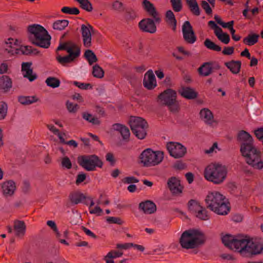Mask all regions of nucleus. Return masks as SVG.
Wrapping results in <instances>:
<instances>
[{
    "label": "nucleus",
    "mask_w": 263,
    "mask_h": 263,
    "mask_svg": "<svg viewBox=\"0 0 263 263\" xmlns=\"http://www.w3.org/2000/svg\"><path fill=\"white\" fill-rule=\"evenodd\" d=\"M83 118L88 122L91 123L93 125H99L100 121L97 118H95L92 115L87 112H84L83 114Z\"/></svg>",
    "instance_id": "nucleus-42"
},
{
    "label": "nucleus",
    "mask_w": 263,
    "mask_h": 263,
    "mask_svg": "<svg viewBox=\"0 0 263 263\" xmlns=\"http://www.w3.org/2000/svg\"><path fill=\"white\" fill-rule=\"evenodd\" d=\"M205 240V236L202 231L190 229L182 233L179 238V243L182 248L189 250L197 248L203 245Z\"/></svg>",
    "instance_id": "nucleus-5"
},
{
    "label": "nucleus",
    "mask_w": 263,
    "mask_h": 263,
    "mask_svg": "<svg viewBox=\"0 0 263 263\" xmlns=\"http://www.w3.org/2000/svg\"><path fill=\"white\" fill-rule=\"evenodd\" d=\"M7 105L3 102H0V120L5 118L7 115Z\"/></svg>",
    "instance_id": "nucleus-47"
},
{
    "label": "nucleus",
    "mask_w": 263,
    "mask_h": 263,
    "mask_svg": "<svg viewBox=\"0 0 263 263\" xmlns=\"http://www.w3.org/2000/svg\"><path fill=\"white\" fill-rule=\"evenodd\" d=\"M86 174L84 173L78 174L76 181V184L78 185L83 182L86 179Z\"/></svg>",
    "instance_id": "nucleus-59"
},
{
    "label": "nucleus",
    "mask_w": 263,
    "mask_h": 263,
    "mask_svg": "<svg viewBox=\"0 0 263 263\" xmlns=\"http://www.w3.org/2000/svg\"><path fill=\"white\" fill-rule=\"evenodd\" d=\"M8 66L6 63H3L0 65V74L6 73L8 71Z\"/></svg>",
    "instance_id": "nucleus-63"
},
{
    "label": "nucleus",
    "mask_w": 263,
    "mask_h": 263,
    "mask_svg": "<svg viewBox=\"0 0 263 263\" xmlns=\"http://www.w3.org/2000/svg\"><path fill=\"white\" fill-rule=\"evenodd\" d=\"M189 210L195 214L196 217L202 220H208L210 215L205 208L200 205L199 203L194 200H191L188 202Z\"/></svg>",
    "instance_id": "nucleus-13"
},
{
    "label": "nucleus",
    "mask_w": 263,
    "mask_h": 263,
    "mask_svg": "<svg viewBox=\"0 0 263 263\" xmlns=\"http://www.w3.org/2000/svg\"><path fill=\"white\" fill-rule=\"evenodd\" d=\"M73 85L77 86L79 88L83 89V90H87L88 89H91L92 86L91 84L90 83H81L77 81H74L73 82Z\"/></svg>",
    "instance_id": "nucleus-50"
},
{
    "label": "nucleus",
    "mask_w": 263,
    "mask_h": 263,
    "mask_svg": "<svg viewBox=\"0 0 263 263\" xmlns=\"http://www.w3.org/2000/svg\"><path fill=\"white\" fill-rule=\"evenodd\" d=\"M106 220L109 223H117L118 224H121L123 223L121 218L119 217H107Z\"/></svg>",
    "instance_id": "nucleus-53"
},
{
    "label": "nucleus",
    "mask_w": 263,
    "mask_h": 263,
    "mask_svg": "<svg viewBox=\"0 0 263 263\" xmlns=\"http://www.w3.org/2000/svg\"><path fill=\"white\" fill-rule=\"evenodd\" d=\"M31 65L32 63L31 62L23 63L22 64V70L25 72L24 74V77L28 78L30 82L34 81L37 78L36 74H32L33 70L30 68Z\"/></svg>",
    "instance_id": "nucleus-22"
},
{
    "label": "nucleus",
    "mask_w": 263,
    "mask_h": 263,
    "mask_svg": "<svg viewBox=\"0 0 263 263\" xmlns=\"http://www.w3.org/2000/svg\"><path fill=\"white\" fill-rule=\"evenodd\" d=\"M255 135L257 139H261L263 138V129L262 128H258V129L255 130Z\"/></svg>",
    "instance_id": "nucleus-64"
},
{
    "label": "nucleus",
    "mask_w": 263,
    "mask_h": 263,
    "mask_svg": "<svg viewBox=\"0 0 263 263\" xmlns=\"http://www.w3.org/2000/svg\"><path fill=\"white\" fill-rule=\"evenodd\" d=\"M142 6L145 11L153 19L146 18L142 20L139 23V27L143 32L154 33L157 30L156 24H159L161 21L160 14L153 4L149 1L143 0Z\"/></svg>",
    "instance_id": "nucleus-2"
},
{
    "label": "nucleus",
    "mask_w": 263,
    "mask_h": 263,
    "mask_svg": "<svg viewBox=\"0 0 263 263\" xmlns=\"http://www.w3.org/2000/svg\"><path fill=\"white\" fill-rule=\"evenodd\" d=\"M61 165L63 167L68 170L71 168L72 164L70 160L67 156H65L62 159Z\"/></svg>",
    "instance_id": "nucleus-49"
},
{
    "label": "nucleus",
    "mask_w": 263,
    "mask_h": 263,
    "mask_svg": "<svg viewBox=\"0 0 263 263\" xmlns=\"http://www.w3.org/2000/svg\"><path fill=\"white\" fill-rule=\"evenodd\" d=\"M60 50H66L68 54L65 57H61L59 55L56 59L58 62L62 65H65L67 63L73 62L75 59L80 55V48L74 43L71 41L60 43L56 51Z\"/></svg>",
    "instance_id": "nucleus-7"
},
{
    "label": "nucleus",
    "mask_w": 263,
    "mask_h": 263,
    "mask_svg": "<svg viewBox=\"0 0 263 263\" xmlns=\"http://www.w3.org/2000/svg\"><path fill=\"white\" fill-rule=\"evenodd\" d=\"M188 32L185 34L182 32L183 39L187 43L192 44L196 41L197 37L194 31Z\"/></svg>",
    "instance_id": "nucleus-37"
},
{
    "label": "nucleus",
    "mask_w": 263,
    "mask_h": 263,
    "mask_svg": "<svg viewBox=\"0 0 263 263\" xmlns=\"http://www.w3.org/2000/svg\"><path fill=\"white\" fill-rule=\"evenodd\" d=\"M179 93L182 97L189 100L194 99L198 96V92L190 87H182L179 90Z\"/></svg>",
    "instance_id": "nucleus-21"
},
{
    "label": "nucleus",
    "mask_w": 263,
    "mask_h": 263,
    "mask_svg": "<svg viewBox=\"0 0 263 263\" xmlns=\"http://www.w3.org/2000/svg\"><path fill=\"white\" fill-rule=\"evenodd\" d=\"M111 7L114 10L119 12H122L125 9L123 4L119 1H115L112 3Z\"/></svg>",
    "instance_id": "nucleus-46"
},
{
    "label": "nucleus",
    "mask_w": 263,
    "mask_h": 263,
    "mask_svg": "<svg viewBox=\"0 0 263 263\" xmlns=\"http://www.w3.org/2000/svg\"><path fill=\"white\" fill-rule=\"evenodd\" d=\"M16 41L17 40L14 41V40L12 38H9L7 41H5V48L8 53H10L12 54L16 53L15 50L17 49V45L16 43Z\"/></svg>",
    "instance_id": "nucleus-29"
},
{
    "label": "nucleus",
    "mask_w": 263,
    "mask_h": 263,
    "mask_svg": "<svg viewBox=\"0 0 263 263\" xmlns=\"http://www.w3.org/2000/svg\"><path fill=\"white\" fill-rule=\"evenodd\" d=\"M227 170L225 166L219 164H211L205 169V178L215 184H220L225 180Z\"/></svg>",
    "instance_id": "nucleus-8"
},
{
    "label": "nucleus",
    "mask_w": 263,
    "mask_h": 263,
    "mask_svg": "<svg viewBox=\"0 0 263 263\" xmlns=\"http://www.w3.org/2000/svg\"><path fill=\"white\" fill-rule=\"evenodd\" d=\"M123 252L119 251L112 250L109 252L104 257L106 263H115L113 258L120 257L123 255Z\"/></svg>",
    "instance_id": "nucleus-32"
},
{
    "label": "nucleus",
    "mask_w": 263,
    "mask_h": 263,
    "mask_svg": "<svg viewBox=\"0 0 263 263\" xmlns=\"http://www.w3.org/2000/svg\"><path fill=\"white\" fill-rule=\"evenodd\" d=\"M81 33L83 39V43L84 46L89 48L91 46V36L94 33V29L93 27L89 24L87 25L83 24L81 25Z\"/></svg>",
    "instance_id": "nucleus-16"
},
{
    "label": "nucleus",
    "mask_w": 263,
    "mask_h": 263,
    "mask_svg": "<svg viewBox=\"0 0 263 263\" xmlns=\"http://www.w3.org/2000/svg\"><path fill=\"white\" fill-rule=\"evenodd\" d=\"M18 102L23 105H29L36 102L39 99L36 96H20L18 98Z\"/></svg>",
    "instance_id": "nucleus-34"
},
{
    "label": "nucleus",
    "mask_w": 263,
    "mask_h": 263,
    "mask_svg": "<svg viewBox=\"0 0 263 263\" xmlns=\"http://www.w3.org/2000/svg\"><path fill=\"white\" fill-rule=\"evenodd\" d=\"M224 65L228 69H230L232 73L233 74H237L240 71L241 66V62L240 61L232 60L231 61L226 62Z\"/></svg>",
    "instance_id": "nucleus-27"
},
{
    "label": "nucleus",
    "mask_w": 263,
    "mask_h": 263,
    "mask_svg": "<svg viewBox=\"0 0 263 263\" xmlns=\"http://www.w3.org/2000/svg\"><path fill=\"white\" fill-rule=\"evenodd\" d=\"M2 189L4 195L11 196L14 194L16 189L15 183L12 180L5 182L2 184Z\"/></svg>",
    "instance_id": "nucleus-24"
},
{
    "label": "nucleus",
    "mask_w": 263,
    "mask_h": 263,
    "mask_svg": "<svg viewBox=\"0 0 263 263\" xmlns=\"http://www.w3.org/2000/svg\"><path fill=\"white\" fill-rule=\"evenodd\" d=\"M242 238H236V237L226 234L222 238V242L224 245L231 250H234L239 252Z\"/></svg>",
    "instance_id": "nucleus-15"
},
{
    "label": "nucleus",
    "mask_w": 263,
    "mask_h": 263,
    "mask_svg": "<svg viewBox=\"0 0 263 263\" xmlns=\"http://www.w3.org/2000/svg\"><path fill=\"white\" fill-rule=\"evenodd\" d=\"M201 6L205 10V13L208 15L212 14V10L207 2L205 1H202L201 2Z\"/></svg>",
    "instance_id": "nucleus-51"
},
{
    "label": "nucleus",
    "mask_w": 263,
    "mask_h": 263,
    "mask_svg": "<svg viewBox=\"0 0 263 263\" xmlns=\"http://www.w3.org/2000/svg\"><path fill=\"white\" fill-rule=\"evenodd\" d=\"M140 159L144 166H155L162 161L163 153L160 151L154 152L151 148H147L141 154Z\"/></svg>",
    "instance_id": "nucleus-10"
},
{
    "label": "nucleus",
    "mask_w": 263,
    "mask_h": 263,
    "mask_svg": "<svg viewBox=\"0 0 263 263\" xmlns=\"http://www.w3.org/2000/svg\"><path fill=\"white\" fill-rule=\"evenodd\" d=\"M61 11L65 14L78 15L80 13V11L76 7H64L62 8Z\"/></svg>",
    "instance_id": "nucleus-44"
},
{
    "label": "nucleus",
    "mask_w": 263,
    "mask_h": 263,
    "mask_svg": "<svg viewBox=\"0 0 263 263\" xmlns=\"http://www.w3.org/2000/svg\"><path fill=\"white\" fill-rule=\"evenodd\" d=\"M239 252L242 256L247 257H252L263 253V239L242 238Z\"/></svg>",
    "instance_id": "nucleus-6"
},
{
    "label": "nucleus",
    "mask_w": 263,
    "mask_h": 263,
    "mask_svg": "<svg viewBox=\"0 0 263 263\" xmlns=\"http://www.w3.org/2000/svg\"><path fill=\"white\" fill-rule=\"evenodd\" d=\"M234 51V48L233 47H224L222 52L224 55H231Z\"/></svg>",
    "instance_id": "nucleus-61"
},
{
    "label": "nucleus",
    "mask_w": 263,
    "mask_h": 263,
    "mask_svg": "<svg viewBox=\"0 0 263 263\" xmlns=\"http://www.w3.org/2000/svg\"><path fill=\"white\" fill-rule=\"evenodd\" d=\"M11 87V79L7 76H3L0 79V89L7 91Z\"/></svg>",
    "instance_id": "nucleus-30"
},
{
    "label": "nucleus",
    "mask_w": 263,
    "mask_h": 263,
    "mask_svg": "<svg viewBox=\"0 0 263 263\" xmlns=\"http://www.w3.org/2000/svg\"><path fill=\"white\" fill-rule=\"evenodd\" d=\"M186 167V165L181 161H178L174 164V168L176 170H182Z\"/></svg>",
    "instance_id": "nucleus-60"
},
{
    "label": "nucleus",
    "mask_w": 263,
    "mask_h": 263,
    "mask_svg": "<svg viewBox=\"0 0 263 263\" xmlns=\"http://www.w3.org/2000/svg\"><path fill=\"white\" fill-rule=\"evenodd\" d=\"M182 32H184L185 34L189 33L188 32H191L194 31L189 21H187L184 22L182 26Z\"/></svg>",
    "instance_id": "nucleus-48"
},
{
    "label": "nucleus",
    "mask_w": 263,
    "mask_h": 263,
    "mask_svg": "<svg viewBox=\"0 0 263 263\" xmlns=\"http://www.w3.org/2000/svg\"><path fill=\"white\" fill-rule=\"evenodd\" d=\"M167 186L172 194L174 195H179L182 192L183 186L180 184V181L176 177H172L167 180Z\"/></svg>",
    "instance_id": "nucleus-17"
},
{
    "label": "nucleus",
    "mask_w": 263,
    "mask_h": 263,
    "mask_svg": "<svg viewBox=\"0 0 263 263\" xmlns=\"http://www.w3.org/2000/svg\"><path fill=\"white\" fill-rule=\"evenodd\" d=\"M78 163L87 171H95L96 167L102 168L103 162L96 155H83L78 157Z\"/></svg>",
    "instance_id": "nucleus-12"
},
{
    "label": "nucleus",
    "mask_w": 263,
    "mask_h": 263,
    "mask_svg": "<svg viewBox=\"0 0 263 263\" xmlns=\"http://www.w3.org/2000/svg\"><path fill=\"white\" fill-rule=\"evenodd\" d=\"M237 140L241 142L240 151L247 163L255 169L261 170L263 160L261 153L254 146L252 137L248 132L242 130L238 133Z\"/></svg>",
    "instance_id": "nucleus-1"
},
{
    "label": "nucleus",
    "mask_w": 263,
    "mask_h": 263,
    "mask_svg": "<svg viewBox=\"0 0 263 263\" xmlns=\"http://www.w3.org/2000/svg\"><path fill=\"white\" fill-rule=\"evenodd\" d=\"M14 230L15 235L22 237L25 234L26 226L24 221L16 220L14 222Z\"/></svg>",
    "instance_id": "nucleus-23"
},
{
    "label": "nucleus",
    "mask_w": 263,
    "mask_h": 263,
    "mask_svg": "<svg viewBox=\"0 0 263 263\" xmlns=\"http://www.w3.org/2000/svg\"><path fill=\"white\" fill-rule=\"evenodd\" d=\"M123 182L124 183L130 184L132 183H137L139 182V180L136 177L133 176L125 177L123 180Z\"/></svg>",
    "instance_id": "nucleus-56"
},
{
    "label": "nucleus",
    "mask_w": 263,
    "mask_h": 263,
    "mask_svg": "<svg viewBox=\"0 0 263 263\" xmlns=\"http://www.w3.org/2000/svg\"><path fill=\"white\" fill-rule=\"evenodd\" d=\"M259 37V35L257 34L251 33L243 39V42L246 45L252 46L258 42Z\"/></svg>",
    "instance_id": "nucleus-33"
},
{
    "label": "nucleus",
    "mask_w": 263,
    "mask_h": 263,
    "mask_svg": "<svg viewBox=\"0 0 263 263\" xmlns=\"http://www.w3.org/2000/svg\"><path fill=\"white\" fill-rule=\"evenodd\" d=\"M200 118L206 124H212L214 122V116L212 111L208 108H203L200 111Z\"/></svg>",
    "instance_id": "nucleus-26"
},
{
    "label": "nucleus",
    "mask_w": 263,
    "mask_h": 263,
    "mask_svg": "<svg viewBox=\"0 0 263 263\" xmlns=\"http://www.w3.org/2000/svg\"><path fill=\"white\" fill-rule=\"evenodd\" d=\"M92 73L95 78H102L104 77V71L99 65L96 64L93 66Z\"/></svg>",
    "instance_id": "nucleus-40"
},
{
    "label": "nucleus",
    "mask_w": 263,
    "mask_h": 263,
    "mask_svg": "<svg viewBox=\"0 0 263 263\" xmlns=\"http://www.w3.org/2000/svg\"><path fill=\"white\" fill-rule=\"evenodd\" d=\"M27 31L28 40L32 44L43 48L50 46L51 37L43 26L38 24L29 25Z\"/></svg>",
    "instance_id": "nucleus-4"
},
{
    "label": "nucleus",
    "mask_w": 263,
    "mask_h": 263,
    "mask_svg": "<svg viewBox=\"0 0 263 263\" xmlns=\"http://www.w3.org/2000/svg\"><path fill=\"white\" fill-rule=\"evenodd\" d=\"M129 125L132 133L139 139H143L147 135L148 125L143 118L132 117L129 120Z\"/></svg>",
    "instance_id": "nucleus-11"
},
{
    "label": "nucleus",
    "mask_w": 263,
    "mask_h": 263,
    "mask_svg": "<svg viewBox=\"0 0 263 263\" xmlns=\"http://www.w3.org/2000/svg\"><path fill=\"white\" fill-rule=\"evenodd\" d=\"M69 197L71 202L74 204H77L81 202L83 200L86 199L84 194L80 192L71 193Z\"/></svg>",
    "instance_id": "nucleus-31"
},
{
    "label": "nucleus",
    "mask_w": 263,
    "mask_h": 263,
    "mask_svg": "<svg viewBox=\"0 0 263 263\" xmlns=\"http://www.w3.org/2000/svg\"><path fill=\"white\" fill-rule=\"evenodd\" d=\"M66 106L68 110L70 112H75L79 108V106L77 104H73L69 101L67 102Z\"/></svg>",
    "instance_id": "nucleus-54"
},
{
    "label": "nucleus",
    "mask_w": 263,
    "mask_h": 263,
    "mask_svg": "<svg viewBox=\"0 0 263 263\" xmlns=\"http://www.w3.org/2000/svg\"><path fill=\"white\" fill-rule=\"evenodd\" d=\"M204 45L208 49L215 51H220L221 50V47L216 44L214 42H212L209 39H206L204 42Z\"/></svg>",
    "instance_id": "nucleus-36"
},
{
    "label": "nucleus",
    "mask_w": 263,
    "mask_h": 263,
    "mask_svg": "<svg viewBox=\"0 0 263 263\" xmlns=\"http://www.w3.org/2000/svg\"><path fill=\"white\" fill-rule=\"evenodd\" d=\"M158 99L163 105L167 106L170 111L173 113L179 111L180 107L176 100L177 93L175 90L168 88L158 96Z\"/></svg>",
    "instance_id": "nucleus-9"
},
{
    "label": "nucleus",
    "mask_w": 263,
    "mask_h": 263,
    "mask_svg": "<svg viewBox=\"0 0 263 263\" xmlns=\"http://www.w3.org/2000/svg\"><path fill=\"white\" fill-rule=\"evenodd\" d=\"M173 9L175 12H179L182 9L181 0H170Z\"/></svg>",
    "instance_id": "nucleus-45"
},
{
    "label": "nucleus",
    "mask_w": 263,
    "mask_h": 263,
    "mask_svg": "<svg viewBox=\"0 0 263 263\" xmlns=\"http://www.w3.org/2000/svg\"><path fill=\"white\" fill-rule=\"evenodd\" d=\"M69 21L66 20H57L52 24V28L57 31H62L68 26Z\"/></svg>",
    "instance_id": "nucleus-35"
},
{
    "label": "nucleus",
    "mask_w": 263,
    "mask_h": 263,
    "mask_svg": "<svg viewBox=\"0 0 263 263\" xmlns=\"http://www.w3.org/2000/svg\"><path fill=\"white\" fill-rule=\"evenodd\" d=\"M112 127L115 130H117L120 133L123 140L125 141L129 140L130 132L128 127L119 123L113 124Z\"/></svg>",
    "instance_id": "nucleus-20"
},
{
    "label": "nucleus",
    "mask_w": 263,
    "mask_h": 263,
    "mask_svg": "<svg viewBox=\"0 0 263 263\" xmlns=\"http://www.w3.org/2000/svg\"><path fill=\"white\" fill-rule=\"evenodd\" d=\"M137 17L136 13L134 10L126 12L125 18L127 20H133Z\"/></svg>",
    "instance_id": "nucleus-55"
},
{
    "label": "nucleus",
    "mask_w": 263,
    "mask_h": 263,
    "mask_svg": "<svg viewBox=\"0 0 263 263\" xmlns=\"http://www.w3.org/2000/svg\"><path fill=\"white\" fill-rule=\"evenodd\" d=\"M84 57L90 65H92L93 63L98 61V58L96 54L92 50L89 49L87 50L85 52Z\"/></svg>",
    "instance_id": "nucleus-38"
},
{
    "label": "nucleus",
    "mask_w": 263,
    "mask_h": 263,
    "mask_svg": "<svg viewBox=\"0 0 263 263\" xmlns=\"http://www.w3.org/2000/svg\"><path fill=\"white\" fill-rule=\"evenodd\" d=\"M144 86L149 90L154 89L156 86L155 76L152 70H148L145 74L143 81Z\"/></svg>",
    "instance_id": "nucleus-18"
},
{
    "label": "nucleus",
    "mask_w": 263,
    "mask_h": 263,
    "mask_svg": "<svg viewBox=\"0 0 263 263\" xmlns=\"http://www.w3.org/2000/svg\"><path fill=\"white\" fill-rule=\"evenodd\" d=\"M166 17L167 18V22L168 24L173 25V29L176 30L177 25V21L175 18V15L172 10H168L166 13Z\"/></svg>",
    "instance_id": "nucleus-39"
},
{
    "label": "nucleus",
    "mask_w": 263,
    "mask_h": 263,
    "mask_svg": "<svg viewBox=\"0 0 263 263\" xmlns=\"http://www.w3.org/2000/svg\"><path fill=\"white\" fill-rule=\"evenodd\" d=\"M80 4V7L83 9L88 11L91 12L93 10L92 5L88 0H76Z\"/></svg>",
    "instance_id": "nucleus-41"
},
{
    "label": "nucleus",
    "mask_w": 263,
    "mask_h": 263,
    "mask_svg": "<svg viewBox=\"0 0 263 263\" xmlns=\"http://www.w3.org/2000/svg\"><path fill=\"white\" fill-rule=\"evenodd\" d=\"M199 74L202 77H207L213 72V66L211 62H205L198 69Z\"/></svg>",
    "instance_id": "nucleus-25"
},
{
    "label": "nucleus",
    "mask_w": 263,
    "mask_h": 263,
    "mask_svg": "<svg viewBox=\"0 0 263 263\" xmlns=\"http://www.w3.org/2000/svg\"><path fill=\"white\" fill-rule=\"evenodd\" d=\"M139 209L145 214H153L157 210L155 203L148 200L140 202L139 204Z\"/></svg>",
    "instance_id": "nucleus-19"
},
{
    "label": "nucleus",
    "mask_w": 263,
    "mask_h": 263,
    "mask_svg": "<svg viewBox=\"0 0 263 263\" xmlns=\"http://www.w3.org/2000/svg\"><path fill=\"white\" fill-rule=\"evenodd\" d=\"M81 229L87 235L95 239L97 238V236L93 233H92L90 230L87 229L84 226H82Z\"/></svg>",
    "instance_id": "nucleus-62"
},
{
    "label": "nucleus",
    "mask_w": 263,
    "mask_h": 263,
    "mask_svg": "<svg viewBox=\"0 0 263 263\" xmlns=\"http://www.w3.org/2000/svg\"><path fill=\"white\" fill-rule=\"evenodd\" d=\"M186 5L192 13L195 16L200 14V10L196 0H185Z\"/></svg>",
    "instance_id": "nucleus-28"
},
{
    "label": "nucleus",
    "mask_w": 263,
    "mask_h": 263,
    "mask_svg": "<svg viewBox=\"0 0 263 263\" xmlns=\"http://www.w3.org/2000/svg\"><path fill=\"white\" fill-rule=\"evenodd\" d=\"M46 83L48 86L54 88L60 86V81L55 77H49L46 79Z\"/></svg>",
    "instance_id": "nucleus-43"
},
{
    "label": "nucleus",
    "mask_w": 263,
    "mask_h": 263,
    "mask_svg": "<svg viewBox=\"0 0 263 263\" xmlns=\"http://www.w3.org/2000/svg\"><path fill=\"white\" fill-rule=\"evenodd\" d=\"M21 50L23 54L31 55V51H32V47L30 46H22Z\"/></svg>",
    "instance_id": "nucleus-57"
},
{
    "label": "nucleus",
    "mask_w": 263,
    "mask_h": 263,
    "mask_svg": "<svg viewBox=\"0 0 263 263\" xmlns=\"http://www.w3.org/2000/svg\"><path fill=\"white\" fill-rule=\"evenodd\" d=\"M206 208L218 215H226L231 207L227 199L217 192L209 193L205 199Z\"/></svg>",
    "instance_id": "nucleus-3"
},
{
    "label": "nucleus",
    "mask_w": 263,
    "mask_h": 263,
    "mask_svg": "<svg viewBox=\"0 0 263 263\" xmlns=\"http://www.w3.org/2000/svg\"><path fill=\"white\" fill-rule=\"evenodd\" d=\"M106 159L107 161L109 162L110 165H114L115 163L116 160L114 156L111 153H108L106 155Z\"/></svg>",
    "instance_id": "nucleus-58"
},
{
    "label": "nucleus",
    "mask_w": 263,
    "mask_h": 263,
    "mask_svg": "<svg viewBox=\"0 0 263 263\" xmlns=\"http://www.w3.org/2000/svg\"><path fill=\"white\" fill-rule=\"evenodd\" d=\"M166 148L170 155L175 158H181L186 153V148L181 144L177 142H170L167 143Z\"/></svg>",
    "instance_id": "nucleus-14"
},
{
    "label": "nucleus",
    "mask_w": 263,
    "mask_h": 263,
    "mask_svg": "<svg viewBox=\"0 0 263 263\" xmlns=\"http://www.w3.org/2000/svg\"><path fill=\"white\" fill-rule=\"evenodd\" d=\"M219 40L225 44H227L229 43L230 38L229 35L227 33H223L220 35L218 36Z\"/></svg>",
    "instance_id": "nucleus-52"
}]
</instances>
